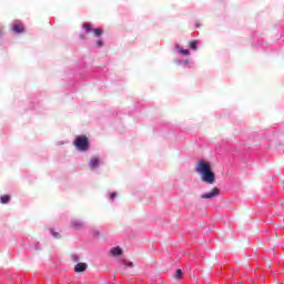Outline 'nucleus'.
I'll list each match as a JSON object with an SVG mask.
<instances>
[{
    "label": "nucleus",
    "instance_id": "nucleus-1",
    "mask_svg": "<svg viewBox=\"0 0 284 284\" xmlns=\"http://www.w3.org/2000/svg\"><path fill=\"white\" fill-rule=\"evenodd\" d=\"M195 172H197V174H201V180L204 181V183H207L209 185H212L216 180L214 172H212L210 163L203 160L197 162Z\"/></svg>",
    "mask_w": 284,
    "mask_h": 284
},
{
    "label": "nucleus",
    "instance_id": "nucleus-2",
    "mask_svg": "<svg viewBox=\"0 0 284 284\" xmlns=\"http://www.w3.org/2000/svg\"><path fill=\"white\" fill-rule=\"evenodd\" d=\"M73 145L80 152H88V150H90V140L85 135L77 136L73 141Z\"/></svg>",
    "mask_w": 284,
    "mask_h": 284
},
{
    "label": "nucleus",
    "instance_id": "nucleus-3",
    "mask_svg": "<svg viewBox=\"0 0 284 284\" xmlns=\"http://www.w3.org/2000/svg\"><path fill=\"white\" fill-rule=\"evenodd\" d=\"M83 28L87 32V34H90L91 32H93L94 37H101V34H103V29L101 28H92V24L88 23V22H84L83 24Z\"/></svg>",
    "mask_w": 284,
    "mask_h": 284
},
{
    "label": "nucleus",
    "instance_id": "nucleus-4",
    "mask_svg": "<svg viewBox=\"0 0 284 284\" xmlns=\"http://www.w3.org/2000/svg\"><path fill=\"white\" fill-rule=\"evenodd\" d=\"M11 30L16 34H21V33L26 32V28L23 27V23H21V22L12 24Z\"/></svg>",
    "mask_w": 284,
    "mask_h": 284
},
{
    "label": "nucleus",
    "instance_id": "nucleus-5",
    "mask_svg": "<svg viewBox=\"0 0 284 284\" xmlns=\"http://www.w3.org/2000/svg\"><path fill=\"white\" fill-rule=\"evenodd\" d=\"M219 194H221V190H219V187H214L210 193L201 195V199H214V196H219Z\"/></svg>",
    "mask_w": 284,
    "mask_h": 284
},
{
    "label": "nucleus",
    "instance_id": "nucleus-6",
    "mask_svg": "<svg viewBox=\"0 0 284 284\" xmlns=\"http://www.w3.org/2000/svg\"><path fill=\"white\" fill-rule=\"evenodd\" d=\"M87 270H88V264L87 263H78L74 266V272H77V273L85 272Z\"/></svg>",
    "mask_w": 284,
    "mask_h": 284
},
{
    "label": "nucleus",
    "instance_id": "nucleus-7",
    "mask_svg": "<svg viewBox=\"0 0 284 284\" xmlns=\"http://www.w3.org/2000/svg\"><path fill=\"white\" fill-rule=\"evenodd\" d=\"M99 163H101V160L99 158H92L89 165L91 170H97L99 168Z\"/></svg>",
    "mask_w": 284,
    "mask_h": 284
},
{
    "label": "nucleus",
    "instance_id": "nucleus-8",
    "mask_svg": "<svg viewBox=\"0 0 284 284\" xmlns=\"http://www.w3.org/2000/svg\"><path fill=\"white\" fill-rule=\"evenodd\" d=\"M110 254L112 256H121V254H123V250H121V247L116 246V247H112L110 250Z\"/></svg>",
    "mask_w": 284,
    "mask_h": 284
},
{
    "label": "nucleus",
    "instance_id": "nucleus-9",
    "mask_svg": "<svg viewBox=\"0 0 284 284\" xmlns=\"http://www.w3.org/2000/svg\"><path fill=\"white\" fill-rule=\"evenodd\" d=\"M176 50H179V52L182 53L184 57H190V50L183 49L180 45H176Z\"/></svg>",
    "mask_w": 284,
    "mask_h": 284
},
{
    "label": "nucleus",
    "instance_id": "nucleus-10",
    "mask_svg": "<svg viewBox=\"0 0 284 284\" xmlns=\"http://www.w3.org/2000/svg\"><path fill=\"white\" fill-rule=\"evenodd\" d=\"M72 226L75 227V230H81V227H83V222L74 220L72 221Z\"/></svg>",
    "mask_w": 284,
    "mask_h": 284
},
{
    "label": "nucleus",
    "instance_id": "nucleus-11",
    "mask_svg": "<svg viewBox=\"0 0 284 284\" xmlns=\"http://www.w3.org/2000/svg\"><path fill=\"white\" fill-rule=\"evenodd\" d=\"M12 197H10V195H2L0 197V203H2L3 205H6L7 203H10Z\"/></svg>",
    "mask_w": 284,
    "mask_h": 284
},
{
    "label": "nucleus",
    "instance_id": "nucleus-12",
    "mask_svg": "<svg viewBox=\"0 0 284 284\" xmlns=\"http://www.w3.org/2000/svg\"><path fill=\"white\" fill-rule=\"evenodd\" d=\"M191 50H199V40H193L189 43Z\"/></svg>",
    "mask_w": 284,
    "mask_h": 284
},
{
    "label": "nucleus",
    "instance_id": "nucleus-13",
    "mask_svg": "<svg viewBox=\"0 0 284 284\" xmlns=\"http://www.w3.org/2000/svg\"><path fill=\"white\" fill-rule=\"evenodd\" d=\"M182 276H183V271L181 268H178L175 271L174 278H176V281H180V278H182Z\"/></svg>",
    "mask_w": 284,
    "mask_h": 284
},
{
    "label": "nucleus",
    "instance_id": "nucleus-14",
    "mask_svg": "<svg viewBox=\"0 0 284 284\" xmlns=\"http://www.w3.org/2000/svg\"><path fill=\"white\" fill-rule=\"evenodd\" d=\"M51 234L54 239H61V234L59 232H55L54 230H51Z\"/></svg>",
    "mask_w": 284,
    "mask_h": 284
},
{
    "label": "nucleus",
    "instance_id": "nucleus-15",
    "mask_svg": "<svg viewBox=\"0 0 284 284\" xmlns=\"http://www.w3.org/2000/svg\"><path fill=\"white\" fill-rule=\"evenodd\" d=\"M97 47L98 48H103V40H98L97 41Z\"/></svg>",
    "mask_w": 284,
    "mask_h": 284
},
{
    "label": "nucleus",
    "instance_id": "nucleus-16",
    "mask_svg": "<svg viewBox=\"0 0 284 284\" xmlns=\"http://www.w3.org/2000/svg\"><path fill=\"white\" fill-rule=\"evenodd\" d=\"M124 265H126V267H132V262H125Z\"/></svg>",
    "mask_w": 284,
    "mask_h": 284
},
{
    "label": "nucleus",
    "instance_id": "nucleus-17",
    "mask_svg": "<svg viewBox=\"0 0 284 284\" xmlns=\"http://www.w3.org/2000/svg\"><path fill=\"white\" fill-rule=\"evenodd\" d=\"M114 196H116V193H111V194H110V199H111V200L114 199Z\"/></svg>",
    "mask_w": 284,
    "mask_h": 284
},
{
    "label": "nucleus",
    "instance_id": "nucleus-18",
    "mask_svg": "<svg viewBox=\"0 0 284 284\" xmlns=\"http://www.w3.org/2000/svg\"><path fill=\"white\" fill-rule=\"evenodd\" d=\"M195 28H201V24H199V23H197V24H195Z\"/></svg>",
    "mask_w": 284,
    "mask_h": 284
},
{
    "label": "nucleus",
    "instance_id": "nucleus-19",
    "mask_svg": "<svg viewBox=\"0 0 284 284\" xmlns=\"http://www.w3.org/2000/svg\"><path fill=\"white\" fill-rule=\"evenodd\" d=\"M1 34H3V30L0 29V37H1Z\"/></svg>",
    "mask_w": 284,
    "mask_h": 284
},
{
    "label": "nucleus",
    "instance_id": "nucleus-20",
    "mask_svg": "<svg viewBox=\"0 0 284 284\" xmlns=\"http://www.w3.org/2000/svg\"><path fill=\"white\" fill-rule=\"evenodd\" d=\"M81 39H85V36H81Z\"/></svg>",
    "mask_w": 284,
    "mask_h": 284
}]
</instances>
